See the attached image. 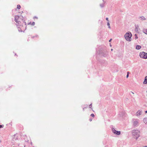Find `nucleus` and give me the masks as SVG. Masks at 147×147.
<instances>
[{"mask_svg":"<svg viewBox=\"0 0 147 147\" xmlns=\"http://www.w3.org/2000/svg\"><path fill=\"white\" fill-rule=\"evenodd\" d=\"M131 36L132 34L129 32H127L124 35V37L126 40L128 41H131Z\"/></svg>","mask_w":147,"mask_h":147,"instance_id":"obj_1","label":"nucleus"},{"mask_svg":"<svg viewBox=\"0 0 147 147\" xmlns=\"http://www.w3.org/2000/svg\"><path fill=\"white\" fill-rule=\"evenodd\" d=\"M140 131L137 129H134L132 131V135L136 137V140H137L140 136Z\"/></svg>","mask_w":147,"mask_h":147,"instance_id":"obj_2","label":"nucleus"},{"mask_svg":"<svg viewBox=\"0 0 147 147\" xmlns=\"http://www.w3.org/2000/svg\"><path fill=\"white\" fill-rule=\"evenodd\" d=\"M139 120L138 119H133L132 120L133 125L134 127H137L139 125Z\"/></svg>","mask_w":147,"mask_h":147,"instance_id":"obj_3","label":"nucleus"},{"mask_svg":"<svg viewBox=\"0 0 147 147\" xmlns=\"http://www.w3.org/2000/svg\"><path fill=\"white\" fill-rule=\"evenodd\" d=\"M140 56L141 58L145 59H147V53L144 52H140Z\"/></svg>","mask_w":147,"mask_h":147,"instance_id":"obj_4","label":"nucleus"},{"mask_svg":"<svg viewBox=\"0 0 147 147\" xmlns=\"http://www.w3.org/2000/svg\"><path fill=\"white\" fill-rule=\"evenodd\" d=\"M19 17L18 16H15V20L18 24H17V26H19L20 24V22L19 20Z\"/></svg>","mask_w":147,"mask_h":147,"instance_id":"obj_5","label":"nucleus"},{"mask_svg":"<svg viewBox=\"0 0 147 147\" xmlns=\"http://www.w3.org/2000/svg\"><path fill=\"white\" fill-rule=\"evenodd\" d=\"M112 131L113 133L117 135H119L121 134L120 131H117L113 128H112Z\"/></svg>","mask_w":147,"mask_h":147,"instance_id":"obj_6","label":"nucleus"},{"mask_svg":"<svg viewBox=\"0 0 147 147\" xmlns=\"http://www.w3.org/2000/svg\"><path fill=\"white\" fill-rule=\"evenodd\" d=\"M138 19L140 20L144 21L146 20V18L144 16H140L138 17Z\"/></svg>","mask_w":147,"mask_h":147,"instance_id":"obj_7","label":"nucleus"},{"mask_svg":"<svg viewBox=\"0 0 147 147\" xmlns=\"http://www.w3.org/2000/svg\"><path fill=\"white\" fill-rule=\"evenodd\" d=\"M142 113L140 110H139L136 113V115L137 116H138L142 114Z\"/></svg>","mask_w":147,"mask_h":147,"instance_id":"obj_8","label":"nucleus"},{"mask_svg":"<svg viewBox=\"0 0 147 147\" xmlns=\"http://www.w3.org/2000/svg\"><path fill=\"white\" fill-rule=\"evenodd\" d=\"M143 84H147V76H146L143 82Z\"/></svg>","mask_w":147,"mask_h":147,"instance_id":"obj_9","label":"nucleus"},{"mask_svg":"<svg viewBox=\"0 0 147 147\" xmlns=\"http://www.w3.org/2000/svg\"><path fill=\"white\" fill-rule=\"evenodd\" d=\"M143 32L145 34H147V29H144L143 30Z\"/></svg>","mask_w":147,"mask_h":147,"instance_id":"obj_10","label":"nucleus"},{"mask_svg":"<svg viewBox=\"0 0 147 147\" xmlns=\"http://www.w3.org/2000/svg\"><path fill=\"white\" fill-rule=\"evenodd\" d=\"M141 48V47L140 45H137L136 47V49L137 50L140 49Z\"/></svg>","mask_w":147,"mask_h":147,"instance_id":"obj_11","label":"nucleus"},{"mask_svg":"<svg viewBox=\"0 0 147 147\" xmlns=\"http://www.w3.org/2000/svg\"><path fill=\"white\" fill-rule=\"evenodd\" d=\"M144 122L146 124H147V117L144 118Z\"/></svg>","mask_w":147,"mask_h":147,"instance_id":"obj_12","label":"nucleus"},{"mask_svg":"<svg viewBox=\"0 0 147 147\" xmlns=\"http://www.w3.org/2000/svg\"><path fill=\"white\" fill-rule=\"evenodd\" d=\"M17 8L18 9H20L21 8V6L20 5H17Z\"/></svg>","mask_w":147,"mask_h":147,"instance_id":"obj_13","label":"nucleus"},{"mask_svg":"<svg viewBox=\"0 0 147 147\" xmlns=\"http://www.w3.org/2000/svg\"><path fill=\"white\" fill-rule=\"evenodd\" d=\"M100 6L101 7H104V3H102V4H101L100 5Z\"/></svg>","mask_w":147,"mask_h":147,"instance_id":"obj_14","label":"nucleus"},{"mask_svg":"<svg viewBox=\"0 0 147 147\" xmlns=\"http://www.w3.org/2000/svg\"><path fill=\"white\" fill-rule=\"evenodd\" d=\"M90 116L92 117H94V114H91L90 115Z\"/></svg>","mask_w":147,"mask_h":147,"instance_id":"obj_15","label":"nucleus"},{"mask_svg":"<svg viewBox=\"0 0 147 147\" xmlns=\"http://www.w3.org/2000/svg\"><path fill=\"white\" fill-rule=\"evenodd\" d=\"M35 22H32V23L31 24V25H32V26H34V25H35Z\"/></svg>","mask_w":147,"mask_h":147,"instance_id":"obj_16","label":"nucleus"},{"mask_svg":"<svg viewBox=\"0 0 147 147\" xmlns=\"http://www.w3.org/2000/svg\"><path fill=\"white\" fill-rule=\"evenodd\" d=\"M135 35L136 36V37H135V39H136L138 38V37L137 36L136 34H135Z\"/></svg>","mask_w":147,"mask_h":147,"instance_id":"obj_17","label":"nucleus"},{"mask_svg":"<svg viewBox=\"0 0 147 147\" xmlns=\"http://www.w3.org/2000/svg\"><path fill=\"white\" fill-rule=\"evenodd\" d=\"M92 107V104H91L90 105H89V107L90 108H91V107Z\"/></svg>","mask_w":147,"mask_h":147,"instance_id":"obj_18","label":"nucleus"},{"mask_svg":"<svg viewBox=\"0 0 147 147\" xmlns=\"http://www.w3.org/2000/svg\"><path fill=\"white\" fill-rule=\"evenodd\" d=\"M3 127V125H0V128Z\"/></svg>","mask_w":147,"mask_h":147,"instance_id":"obj_19","label":"nucleus"},{"mask_svg":"<svg viewBox=\"0 0 147 147\" xmlns=\"http://www.w3.org/2000/svg\"><path fill=\"white\" fill-rule=\"evenodd\" d=\"M107 25L108 26H110V24L109 23V22H107Z\"/></svg>","mask_w":147,"mask_h":147,"instance_id":"obj_20","label":"nucleus"},{"mask_svg":"<svg viewBox=\"0 0 147 147\" xmlns=\"http://www.w3.org/2000/svg\"><path fill=\"white\" fill-rule=\"evenodd\" d=\"M106 19L108 21L109 20H108V18H106Z\"/></svg>","mask_w":147,"mask_h":147,"instance_id":"obj_21","label":"nucleus"},{"mask_svg":"<svg viewBox=\"0 0 147 147\" xmlns=\"http://www.w3.org/2000/svg\"><path fill=\"white\" fill-rule=\"evenodd\" d=\"M128 76H129V75H128V74H127L126 76V78H127L128 77Z\"/></svg>","mask_w":147,"mask_h":147,"instance_id":"obj_22","label":"nucleus"},{"mask_svg":"<svg viewBox=\"0 0 147 147\" xmlns=\"http://www.w3.org/2000/svg\"><path fill=\"white\" fill-rule=\"evenodd\" d=\"M111 40H112V39H110L109 40V42H110L111 41Z\"/></svg>","mask_w":147,"mask_h":147,"instance_id":"obj_23","label":"nucleus"},{"mask_svg":"<svg viewBox=\"0 0 147 147\" xmlns=\"http://www.w3.org/2000/svg\"><path fill=\"white\" fill-rule=\"evenodd\" d=\"M89 120L90 121H92V119H90Z\"/></svg>","mask_w":147,"mask_h":147,"instance_id":"obj_24","label":"nucleus"},{"mask_svg":"<svg viewBox=\"0 0 147 147\" xmlns=\"http://www.w3.org/2000/svg\"><path fill=\"white\" fill-rule=\"evenodd\" d=\"M108 28H111V27L110 26H108Z\"/></svg>","mask_w":147,"mask_h":147,"instance_id":"obj_25","label":"nucleus"},{"mask_svg":"<svg viewBox=\"0 0 147 147\" xmlns=\"http://www.w3.org/2000/svg\"><path fill=\"white\" fill-rule=\"evenodd\" d=\"M127 74H128V75H129V72H127Z\"/></svg>","mask_w":147,"mask_h":147,"instance_id":"obj_26","label":"nucleus"},{"mask_svg":"<svg viewBox=\"0 0 147 147\" xmlns=\"http://www.w3.org/2000/svg\"><path fill=\"white\" fill-rule=\"evenodd\" d=\"M143 147H147V146H144Z\"/></svg>","mask_w":147,"mask_h":147,"instance_id":"obj_27","label":"nucleus"},{"mask_svg":"<svg viewBox=\"0 0 147 147\" xmlns=\"http://www.w3.org/2000/svg\"><path fill=\"white\" fill-rule=\"evenodd\" d=\"M133 94H134V93L132 92H131Z\"/></svg>","mask_w":147,"mask_h":147,"instance_id":"obj_28","label":"nucleus"},{"mask_svg":"<svg viewBox=\"0 0 147 147\" xmlns=\"http://www.w3.org/2000/svg\"><path fill=\"white\" fill-rule=\"evenodd\" d=\"M145 112L146 113H147V111H146Z\"/></svg>","mask_w":147,"mask_h":147,"instance_id":"obj_29","label":"nucleus"},{"mask_svg":"<svg viewBox=\"0 0 147 147\" xmlns=\"http://www.w3.org/2000/svg\"><path fill=\"white\" fill-rule=\"evenodd\" d=\"M110 45L111 47V44H110Z\"/></svg>","mask_w":147,"mask_h":147,"instance_id":"obj_30","label":"nucleus"},{"mask_svg":"<svg viewBox=\"0 0 147 147\" xmlns=\"http://www.w3.org/2000/svg\"><path fill=\"white\" fill-rule=\"evenodd\" d=\"M111 51H112L113 50V49H111Z\"/></svg>","mask_w":147,"mask_h":147,"instance_id":"obj_31","label":"nucleus"},{"mask_svg":"<svg viewBox=\"0 0 147 147\" xmlns=\"http://www.w3.org/2000/svg\"><path fill=\"white\" fill-rule=\"evenodd\" d=\"M84 108H83V111H84Z\"/></svg>","mask_w":147,"mask_h":147,"instance_id":"obj_32","label":"nucleus"},{"mask_svg":"<svg viewBox=\"0 0 147 147\" xmlns=\"http://www.w3.org/2000/svg\"><path fill=\"white\" fill-rule=\"evenodd\" d=\"M18 30H19V31H20V30H19V29Z\"/></svg>","mask_w":147,"mask_h":147,"instance_id":"obj_33","label":"nucleus"}]
</instances>
